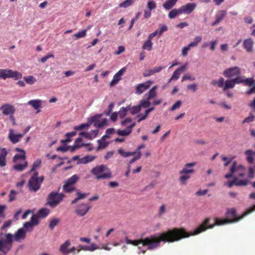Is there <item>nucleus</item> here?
I'll use <instances>...</instances> for the list:
<instances>
[{"mask_svg":"<svg viewBox=\"0 0 255 255\" xmlns=\"http://www.w3.org/2000/svg\"><path fill=\"white\" fill-rule=\"evenodd\" d=\"M151 83V81H147L146 82L137 85L135 88V93L138 95L141 94L149 88Z\"/></svg>","mask_w":255,"mask_h":255,"instance_id":"15","label":"nucleus"},{"mask_svg":"<svg viewBox=\"0 0 255 255\" xmlns=\"http://www.w3.org/2000/svg\"><path fill=\"white\" fill-rule=\"evenodd\" d=\"M245 85L249 86L250 87H253L255 84V80H254L253 78H245L244 84Z\"/></svg>","mask_w":255,"mask_h":255,"instance_id":"51","label":"nucleus"},{"mask_svg":"<svg viewBox=\"0 0 255 255\" xmlns=\"http://www.w3.org/2000/svg\"><path fill=\"white\" fill-rule=\"evenodd\" d=\"M26 231L23 229H19L13 236V241L17 242H20L22 240H24L26 238Z\"/></svg>","mask_w":255,"mask_h":255,"instance_id":"17","label":"nucleus"},{"mask_svg":"<svg viewBox=\"0 0 255 255\" xmlns=\"http://www.w3.org/2000/svg\"><path fill=\"white\" fill-rule=\"evenodd\" d=\"M6 209V206L5 205L0 204V218L4 219L5 218V214L4 211Z\"/></svg>","mask_w":255,"mask_h":255,"instance_id":"56","label":"nucleus"},{"mask_svg":"<svg viewBox=\"0 0 255 255\" xmlns=\"http://www.w3.org/2000/svg\"><path fill=\"white\" fill-rule=\"evenodd\" d=\"M135 123L129 125L127 128L123 130H118L117 134L121 136H126L129 135L132 131V128L135 126Z\"/></svg>","mask_w":255,"mask_h":255,"instance_id":"23","label":"nucleus"},{"mask_svg":"<svg viewBox=\"0 0 255 255\" xmlns=\"http://www.w3.org/2000/svg\"><path fill=\"white\" fill-rule=\"evenodd\" d=\"M71 243L69 240L66 241L63 244H62L60 248L59 251L62 253L63 255H68V248L70 246Z\"/></svg>","mask_w":255,"mask_h":255,"instance_id":"26","label":"nucleus"},{"mask_svg":"<svg viewBox=\"0 0 255 255\" xmlns=\"http://www.w3.org/2000/svg\"><path fill=\"white\" fill-rule=\"evenodd\" d=\"M255 120V116L252 114H250V116L246 118L242 122L243 124L250 123L253 122Z\"/></svg>","mask_w":255,"mask_h":255,"instance_id":"57","label":"nucleus"},{"mask_svg":"<svg viewBox=\"0 0 255 255\" xmlns=\"http://www.w3.org/2000/svg\"><path fill=\"white\" fill-rule=\"evenodd\" d=\"M98 133H99L98 129L91 130V131L90 132H89V134H90L89 139H91L93 138L96 137L97 136Z\"/></svg>","mask_w":255,"mask_h":255,"instance_id":"62","label":"nucleus"},{"mask_svg":"<svg viewBox=\"0 0 255 255\" xmlns=\"http://www.w3.org/2000/svg\"><path fill=\"white\" fill-rule=\"evenodd\" d=\"M96 156L88 155L80 159L79 163L86 164L92 161L96 158Z\"/></svg>","mask_w":255,"mask_h":255,"instance_id":"37","label":"nucleus"},{"mask_svg":"<svg viewBox=\"0 0 255 255\" xmlns=\"http://www.w3.org/2000/svg\"><path fill=\"white\" fill-rule=\"evenodd\" d=\"M235 84H239L241 83L244 84V81H245V77L243 76H238L235 77V78L233 79Z\"/></svg>","mask_w":255,"mask_h":255,"instance_id":"54","label":"nucleus"},{"mask_svg":"<svg viewBox=\"0 0 255 255\" xmlns=\"http://www.w3.org/2000/svg\"><path fill=\"white\" fill-rule=\"evenodd\" d=\"M156 3L151 0H148L147 3V8L149 10H152L156 8Z\"/></svg>","mask_w":255,"mask_h":255,"instance_id":"53","label":"nucleus"},{"mask_svg":"<svg viewBox=\"0 0 255 255\" xmlns=\"http://www.w3.org/2000/svg\"><path fill=\"white\" fill-rule=\"evenodd\" d=\"M13 236L11 234L0 233V252L6 254L12 248Z\"/></svg>","mask_w":255,"mask_h":255,"instance_id":"2","label":"nucleus"},{"mask_svg":"<svg viewBox=\"0 0 255 255\" xmlns=\"http://www.w3.org/2000/svg\"><path fill=\"white\" fill-rule=\"evenodd\" d=\"M102 116V114H97L88 118V122L86 124H82L79 126H75L74 129L76 130H82L84 128H88L96 120L99 119Z\"/></svg>","mask_w":255,"mask_h":255,"instance_id":"10","label":"nucleus"},{"mask_svg":"<svg viewBox=\"0 0 255 255\" xmlns=\"http://www.w3.org/2000/svg\"><path fill=\"white\" fill-rule=\"evenodd\" d=\"M16 164L13 166V169L17 171L21 172L23 171L28 165L27 161H23L22 163L19 162L15 163Z\"/></svg>","mask_w":255,"mask_h":255,"instance_id":"28","label":"nucleus"},{"mask_svg":"<svg viewBox=\"0 0 255 255\" xmlns=\"http://www.w3.org/2000/svg\"><path fill=\"white\" fill-rule=\"evenodd\" d=\"M43 180V176L38 177V172L34 173L28 182L27 186L29 191L32 192L38 191L40 189Z\"/></svg>","mask_w":255,"mask_h":255,"instance_id":"5","label":"nucleus"},{"mask_svg":"<svg viewBox=\"0 0 255 255\" xmlns=\"http://www.w3.org/2000/svg\"><path fill=\"white\" fill-rule=\"evenodd\" d=\"M182 104V102L180 100L176 101L175 104L171 107L170 111H173L177 109H179Z\"/></svg>","mask_w":255,"mask_h":255,"instance_id":"60","label":"nucleus"},{"mask_svg":"<svg viewBox=\"0 0 255 255\" xmlns=\"http://www.w3.org/2000/svg\"><path fill=\"white\" fill-rule=\"evenodd\" d=\"M41 163V160L40 159H37L32 164V168L30 172L34 171L36 168H38Z\"/></svg>","mask_w":255,"mask_h":255,"instance_id":"55","label":"nucleus"},{"mask_svg":"<svg viewBox=\"0 0 255 255\" xmlns=\"http://www.w3.org/2000/svg\"><path fill=\"white\" fill-rule=\"evenodd\" d=\"M241 70L237 66L227 68L223 72V75L227 78L236 77L241 75Z\"/></svg>","mask_w":255,"mask_h":255,"instance_id":"11","label":"nucleus"},{"mask_svg":"<svg viewBox=\"0 0 255 255\" xmlns=\"http://www.w3.org/2000/svg\"><path fill=\"white\" fill-rule=\"evenodd\" d=\"M50 213V210L48 208H43L38 211L37 214L39 218H44L47 216Z\"/></svg>","mask_w":255,"mask_h":255,"instance_id":"34","label":"nucleus"},{"mask_svg":"<svg viewBox=\"0 0 255 255\" xmlns=\"http://www.w3.org/2000/svg\"><path fill=\"white\" fill-rule=\"evenodd\" d=\"M245 170L246 169L244 166L238 164L236 161H234L230 168V172L225 174V177L229 179L237 177L239 179V177H242L245 175Z\"/></svg>","mask_w":255,"mask_h":255,"instance_id":"6","label":"nucleus"},{"mask_svg":"<svg viewBox=\"0 0 255 255\" xmlns=\"http://www.w3.org/2000/svg\"><path fill=\"white\" fill-rule=\"evenodd\" d=\"M235 86V84L233 79L227 80L225 82L223 77L219 78V87L226 91L229 89H233Z\"/></svg>","mask_w":255,"mask_h":255,"instance_id":"12","label":"nucleus"},{"mask_svg":"<svg viewBox=\"0 0 255 255\" xmlns=\"http://www.w3.org/2000/svg\"><path fill=\"white\" fill-rule=\"evenodd\" d=\"M109 136L107 135H104L102 138L98 140V146L97 147V150H100L102 149H104L106 148L109 144V142L105 141V139L106 138L109 137Z\"/></svg>","mask_w":255,"mask_h":255,"instance_id":"27","label":"nucleus"},{"mask_svg":"<svg viewBox=\"0 0 255 255\" xmlns=\"http://www.w3.org/2000/svg\"><path fill=\"white\" fill-rule=\"evenodd\" d=\"M54 55L52 54H48L45 56L43 57L42 58H41L39 60L40 62H41L42 63H45L48 59L50 58H54Z\"/></svg>","mask_w":255,"mask_h":255,"instance_id":"61","label":"nucleus"},{"mask_svg":"<svg viewBox=\"0 0 255 255\" xmlns=\"http://www.w3.org/2000/svg\"><path fill=\"white\" fill-rule=\"evenodd\" d=\"M8 152L5 148L0 146V167H3L6 164V157Z\"/></svg>","mask_w":255,"mask_h":255,"instance_id":"21","label":"nucleus"},{"mask_svg":"<svg viewBox=\"0 0 255 255\" xmlns=\"http://www.w3.org/2000/svg\"><path fill=\"white\" fill-rule=\"evenodd\" d=\"M130 109V106H127V107H122L119 112V116L120 118L123 119L126 117L127 114V112Z\"/></svg>","mask_w":255,"mask_h":255,"instance_id":"41","label":"nucleus"},{"mask_svg":"<svg viewBox=\"0 0 255 255\" xmlns=\"http://www.w3.org/2000/svg\"><path fill=\"white\" fill-rule=\"evenodd\" d=\"M254 211H255V205L247 209L241 216H238L234 209H228L226 214V219H216L215 224L210 225L209 223L210 219L207 218L202 224L195 229L191 234L186 232L184 229H174L158 235L151 236L140 240H131V245L138 247L139 251L138 254L140 253L144 254L147 250H151L159 247L161 242L165 243L178 241L190 236L198 235L207 229L213 228L215 225L220 226L237 222Z\"/></svg>","mask_w":255,"mask_h":255,"instance_id":"1","label":"nucleus"},{"mask_svg":"<svg viewBox=\"0 0 255 255\" xmlns=\"http://www.w3.org/2000/svg\"><path fill=\"white\" fill-rule=\"evenodd\" d=\"M157 88V86H155L153 87L149 91L145 94V96H146V98L149 100H151L152 99H154L156 97L157 95L156 93V89Z\"/></svg>","mask_w":255,"mask_h":255,"instance_id":"30","label":"nucleus"},{"mask_svg":"<svg viewBox=\"0 0 255 255\" xmlns=\"http://www.w3.org/2000/svg\"><path fill=\"white\" fill-rule=\"evenodd\" d=\"M181 10L180 8L172 9L169 11L168 16L170 19H173L179 14H181Z\"/></svg>","mask_w":255,"mask_h":255,"instance_id":"31","label":"nucleus"},{"mask_svg":"<svg viewBox=\"0 0 255 255\" xmlns=\"http://www.w3.org/2000/svg\"><path fill=\"white\" fill-rule=\"evenodd\" d=\"M39 216L36 214H34L32 216L30 219V222L32 224L33 226H36L39 223Z\"/></svg>","mask_w":255,"mask_h":255,"instance_id":"49","label":"nucleus"},{"mask_svg":"<svg viewBox=\"0 0 255 255\" xmlns=\"http://www.w3.org/2000/svg\"><path fill=\"white\" fill-rule=\"evenodd\" d=\"M24 136V134H16L14 133V130L12 129L9 130V133L8 138L9 140L13 143L15 144L17 143L21 138Z\"/></svg>","mask_w":255,"mask_h":255,"instance_id":"16","label":"nucleus"},{"mask_svg":"<svg viewBox=\"0 0 255 255\" xmlns=\"http://www.w3.org/2000/svg\"><path fill=\"white\" fill-rule=\"evenodd\" d=\"M181 176L179 177V180L182 185H186L187 184V181L190 177V175L187 173L180 174Z\"/></svg>","mask_w":255,"mask_h":255,"instance_id":"40","label":"nucleus"},{"mask_svg":"<svg viewBox=\"0 0 255 255\" xmlns=\"http://www.w3.org/2000/svg\"><path fill=\"white\" fill-rule=\"evenodd\" d=\"M245 154L247 155V160L250 163H253L254 160V157L255 156V152L251 150H247L245 152Z\"/></svg>","mask_w":255,"mask_h":255,"instance_id":"33","label":"nucleus"},{"mask_svg":"<svg viewBox=\"0 0 255 255\" xmlns=\"http://www.w3.org/2000/svg\"><path fill=\"white\" fill-rule=\"evenodd\" d=\"M250 183V180L248 179H239L237 177H234L233 180L229 181L225 183L229 188H231L233 186H246Z\"/></svg>","mask_w":255,"mask_h":255,"instance_id":"8","label":"nucleus"},{"mask_svg":"<svg viewBox=\"0 0 255 255\" xmlns=\"http://www.w3.org/2000/svg\"><path fill=\"white\" fill-rule=\"evenodd\" d=\"M139 105L140 108H147L151 105V103L150 102V100L145 98L140 101Z\"/></svg>","mask_w":255,"mask_h":255,"instance_id":"42","label":"nucleus"},{"mask_svg":"<svg viewBox=\"0 0 255 255\" xmlns=\"http://www.w3.org/2000/svg\"><path fill=\"white\" fill-rule=\"evenodd\" d=\"M227 11L225 10H219L215 14V19L221 22L227 15Z\"/></svg>","mask_w":255,"mask_h":255,"instance_id":"32","label":"nucleus"},{"mask_svg":"<svg viewBox=\"0 0 255 255\" xmlns=\"http://www.w3.org/2000/svg\"><path fill=\"white\" fill-rule=\"evenodd\" d=\"M19 160H21L22 161L26 160L25 153H20V154H16L13 158V161L15 163L19 162Z\"/></svg>","mask_w":255,"mask_h":255,"instance_id":"36","label":"nucleus"},{"mask_svg":"<svg viewBox=\"0 0 255 255\" xmlns=\"http://www.w3.org/2000/svg\"><path fill=\"white\" fill-rule=\"evenodd\" d=\"M0 110L2 111V114L5 116L13 115L15 112L14 106L9 104H3L0 108Z\"/></svg>","mask_w":255,"mask_h":255,"instance_id":"14","label":"nucleus"},{"mask_svg":"<svg viewBox=\"0 0 255 255\" xmlns=\"http://www.w3.org/2000/svg\"><path fill=\"white\" fill-rule=\"evenodd\" d=\"M63 189L66 193H71L74 190L76 191V190L73 185L68 184V183L66 182L63 186Z\"/></svg>","mask_w":255,"mask_h":255,"instance_id":"39","label":"nucleus"},{"mask_svg":"<svg viewBox=\"0 0 255 255\" xmlns=\"http://www.w3.org/2000/svg\"><path fill=\"white\" fill-rule=\"evenodd\" d=\"M140 15V12H138L136 14L134 18L131 19V20L130 21V25L128 27L129 29H130L132 28L135 21H136L138 19Z\"/></svg>","mask_w":255,"mask_h":255,"instance_id":"58","label":"nucleus"},{"mask_svg":"<svg viewBox=\"0 0 255 255\" xmlns=\"http://www.w3.org/2000/svg\"><path fill=\"white\" fill-rule=\"evenodd\" d=\"M25 81L28 84H33L35 82H36V79L33 76H25L23 77Z\"/></svg>","mask_w":255,"mask_h":255,"instance_id":"46","label":"nucleus"},{"mask_svg":"<svg viewBox=\"0 0 255 255\" xmlns=\"http://www.w3.org/2000/svg\"><path fill=\"white\" fill-rule=\"evenodd\" d=\"M164 68H165L164 67L159 66V67H154L153 68H152L151 69L147 70L143 73V76L144 77L150 76L154 74L155 73L159 72Z\"/></svg>","mask_w":255,"mask_h":255,"instance_id":"25","label":"nucleus"},{"mask_svg":"<svg viewBox=\"0 0 255 255\" xmlns=\"http://www.w3.org/2000/svg\"><path fill=\"white\" fill-rule=\"evenodd\" d=\"M177 1L178 0H166L162 6L166 10H170L176 4Z\"/></svg>","mask_w":255,"mask_h":255,"instance_id":"29","label":"nucleus"},{"mask_svg":"<svg viewBox=\"0 0 255 255\" xmlns=\"http://www.w3.org/2000/svg\"><path fill=\"white\" fill-rule=\"evenodd\" d=\"M196 164L195 162L188 163L186 164L183 169L179 172V174L187 173L189 174H193L195 172L194 166Z\"/></svg>","mask_w":255,"mask_h":255,"instance_id":"18","label":"nucleus"},{"mask_svg":"<svg viewBox=\"0 0 255 255\" xmlns=\"http://www.w3.org/2000/svg\"><path fill=\"white\" fill-rule=\"evenodd\" d=\"M254 45V40L251 38H248L244 40L243 47L247 52H252L253 51Z\"/></svg>","mask_w":255,"mask_h":255,"instance_id":"20","label":"nucleus"},{"mask_svg":"<svg viewBox=\"0 0 255 255\" xmlns=\"http://www.w3.org/2000/svg\"><path fill=\"white\" fill-rule=\"evenodd\" d=\"M97 119L94 123V126L96 128H101L106 125L107 124V120L106 119H103L101 121Z\"/></svg>","mask_w":255,"mask_h":255,"instance_id":"38","label":"nucleus"},{"mask_svg":"<svg viewBox=\"0 0 255 255\" xmlns=\"http://www.w3.org/2000/svg\"><path fill=\"white\" fill-rule=\"evenodd\" d=\"M65 195L56 191L50 192L46 199V205L52 208L56 207L64 199Z\"/></svg>","mask_w":255,"mask_h":255,"instance_id":"3","label":"nucleus"},{"mask_svg":"<svg viewBox=\"0 0 255 255\" xmlns=\"http://www.w3.org/2000/svg\"><path fill=\"white\" fill-rule=\"evenodd\" d=\"M126 71V68L123 67L120 69L113 77L112 80L110 83V87H113L118 83V82L121 80L122 76L123 75L124 73Z\"/></svg>","mask_w":255,"mask_h":255,"instance_id":"13","label":"nucleus"},{"mask_svg":"<svg viewBox=\"0 0 255 255\" xmlns=\"http://www.w3.org/2000/svg\"><path fill=\"white\" fill-rule=\"evenodd\" d=\"M153 43L151 40L147 38V39L144 42L142 46V49L143 50H146L147 51H150L152 49Z\"/></svg>","mask_w":255,"mask_h":255,"instance_id":"35","label":"nucleus"},{"mask_svg":"<svg viewBox=\"0 0 255 255\" xmlns=\"http://www.w3.org/2000/svg\"><path fill=\"white\" fill-rule=\"evenodd\" d=\"M133 0H125L119 4L121 7L127 8L132 4Z\"/></svg>","mask_w":255,"mask_h":255,"instance_id":"52","label":"nucleus"},{"mask_svg":"<svg viewBox=\"0 0 255 255\" xmlns=\"http://www.w3.org/2000/svg\"><path fill=\"white\" fill-rule=\"evenodd\" d=\"M60 220L58 218L52 219L49 224V227L50 229L52 230L59 223Z\"/></svg>","mask_w":255,"mask_h":255,"instance_id":"48","label":"nucleus"},{"mask_svg":"<svg viewBox=\"0 0 255 255\" xmlns=\"http://www.w3.org/2000/svg\"><path fill=\"white\" fill-rule=\"evenodd\" d=\"M196 4L195 3H188L185 5H182L180 8L182 14H190L196 8Z\"/></svg>","mask_w":255,"mask_h":255,"instance_id":"19","label":"nucleus"},{"mask_svg":"<svg viewBox=\"0 0 255 255\" xmlns=\"http://www.w3.org/2000/svg\"><path fill=\"white\" fill-rule=\"evenodd\" d=\"M27 104L30 105L34 110H37L36 113L40 112L39 109L42 106V101L41 100H31L27 102Z\"/></svg>","mask_w":255,"mask_h":255,"instance_id":"22","label":"nucleus"},{"mask_svg":"<svg viewBox=\"0 0 255 255\" xmlns=\"http://www.w3.org/2000/svg\"><path fill=\"white\" fill-rule=\"evenodd\" d=\"M140 110H141V108L139 106V105H138L133 106L132 107L130 106V109L128 111H130V113L132 115H134V114H137L138 112H139L140 111Z\"/></svg>","mask_w":255,"mask_h":255,"instance_id":"50","label":"nucleus"},{"mask_svg":"<svg viewBox=\"0 0 255 255\" xmlns=\"http://www.w3.org/2000/svg\"><path fill=\"white\" fill-rule=\"evenodd\" d=\"M12 224V221L10 220H8L4 222L3 225L1 228V230H4L5 229L9 227Z\"/></svg>","mask_w":255,"mask_h":255,"instance_id":"63","label":"nucleus"},{"mask_svg":"<svg viewBox=\"0 0 255 255\" xmlns=\"http://www.w3.org/2000/svg\"><path fill=\"white\" fill-rule=\"evenodd\" d=\"M187 88L188 89V90H192L193 92H196L198 88H197V84L194 83V84H189L187 85Z\"/></svg>","mask_w":255,"mask_h":255,"instance_id":"64","label":"nucleus"},{"mask_svg":"<svg viewBox=\"0 0 255 255\" xmlns=\"http://www.w3.org/2000/svg\"><path fill=\"white\" fill-rule=\"evenodd\" d=\"M22 76V74L17 71H13L8 69H0V78L3 80L12 78L17 80L21 79Z\"/></svg>","mask_w":255,"mask_h":255,"instance_id":"7","label":"nucleus"},{"mask_svg":"<svg viewBox=\"0 0 255 255\" xmlns=\"http://www.w3.org/2000/svg\"><path fill=\"white\" fill-rule=\"evenodd\" d=\"M17 194V192H16L14 190H11L10 191L9 194V201L11 202L15 199L16 195Z\"/></svg>","mask_w":255,"mask_h":255,"instance_id":"59","label":"nucleus"},{"mask_svg":"<svg viewBox=\"0 0 255 255\" xmlns=\"http://www.w3.org/2000/svg\"><path fill=\"white\" fill-rule=\"evenodd\" d=\"M87 31V29H85L74 34L73 35V36L75 37L74 39H77L80 38L84 37L86 35Z\"/></svg>","mask_w":255,"mask_h":255,"instance_id":"47","label":"nucleus"},{"mask_svg":"<svg viewBox=\"0 0 255 255\" xmlns=\"http://www.w3.org/2000/svg\"><path fill=\"white\" fill-rule=\"evenodd\" d=\"M91 208L89 203H82L78 205L75 209V213L80 216H84Z\"/></svg>","mask_w":255,"mask_h":255,"instance_id":"9","label":"nucleus"},{"mask_svg":"<svg viewBox=\"0 0 255 255\" xmlns=\"http://www.w3.org/2000/svg\"><path fill=\"white\" fill-rule=\"evenodd\" d=\"M91 172L98 180L109 178L112 176L110 170L104 165L95 167Z\"/></svg>","mask_w":255,"mask_h":255,"instance_id":"4","label":"nucleus"},{"mask_svg":"<svg viewBox=\"0 0 255 255\" xmlns=\"http://www.w3.org/2000/svg\"><path fill=\"white\" fill-rule=\"evenodd\" d=\"M79 178L78 176V175L75 174V175H73L72 176H71L69 179H68L67 180V181H66V182L68 183V184H71V185H72L74 186V184L76 183V182L78 180Z\"/></svg>","mask_w":255,"mask_h":255,"instance_id":"45","label":"nucleus"},{"mask_svg":"<svg viewBox=\"0 0 255 255\" xmlns=\"http://www.w3.org/2000/svg\"><path fill=\"white\" fill-rule=\"evenodd\" d=\"M118 152L123 157H128L130 156L134 155L136 154V152L125 151L122 148H120Z\"/></svg>","mask_w":255,"mask_h":255,"instance_id":"43","label":"nucleus"},{"mask_svg":"<svg viewBox=\"0 0 255 255\" xmlns=\"http://www.w3.org/2000/svg\"><path fill=\"white\" fill-rule=\"evenodd\" d=\"M33 225L30 222H27L23 224L22 228L21 229H23L25 231H26V233L29 231L30 232L33 230Z\"/></svg>","mask_w":255,"mask_h":255,"instance_id":"44","label":"nucleus"},{"mask_svg":"<svg viewBox=\"0 0 255 255\" xmlns=\"http://www.w3.org/2000/svg\"><path fill=\"white\" fill-rule=\"evenodd\" d=\"M76 192L77 197L71 201V204H76L79 200L85 199L89 195V193H82L79 189H76Z\"/></svg>","mask_w":255,"mask_h":255,"instance_id":"24","label":"nucleus"}]
</instances>
